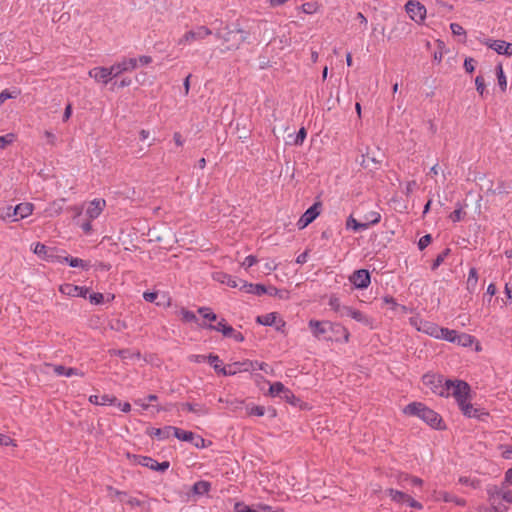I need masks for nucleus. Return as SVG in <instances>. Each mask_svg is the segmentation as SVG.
I'll use <instances>...</instances> for the list:
<instances>
[{
	"instance_id": "nucleus-56",
	"label": "nucleus",
	"mask_w": 512,
	"mask_h": 512,
	"mask_svg": "<svg viewBox=\"0 0 512 512\" xmlns=\"http://www.w3.org/2000/svg\"><path fill=\"white\" fill-rule=\"evenodd\" d=\"M180 313L182 319L186 322H194L197 320L196 315L192 311L182 309Z\"/></svg>"
},
{
	"instance_id": "nucleus-22",
	"label": "nucleus",
	"mask_w": 512,
	"mask_h": 512,
	"mask_svg": "<svg viewBox=\"0 0 512 512\" xmlns=\"http://www.w3.org/2000/svg\"><path fill=\"white\" fill-rule=\"evenodd\" d=\"M53 371L58 376H66V377H72V376H84V373L76 368H67L63 365H53Z\"/></svg>"
},
{
	"instance_id": "nucleus-47",
	"label": "nucleus",
	"mask_w": 512,
	"mask_h": 512,
	"mask_svg": "<svg viewBox=\"0 0 512 512\" xmlns=\"http://www.w3.org/2000/svg\"><path fill=\"white\" fill-rule=\"evenodd\" d=\"M328 305L329 307L334 310L335 312H337L339 314V316L341 315L342 313V309H343V306L344 305H341L340 303V299L336 296H331L329 298V301H328Z\"/></svg>"
},
{
	"instance_id": "nucleus-30",
	"label": "nucleus",
	"mask_w": 512,
	"mask_h": 512,
	"mask_svg": "<svg viewBox=\"0 0 512 512\" xmlns=\"http://www.w3.org/2000/svg\"><path fill=\"white\" fill-rule=\"evenodd\" d=\"M172 436L177 439L185 442H192L195 438V434L191 431L182 430L180 428L173 426V434Z\"/></svg>"
},
{
	"instance_id": "nucleus-31",
	"label": "nucleus",
	"mask_w": 512,
	"mask_h": 512,
	"mask_svg": "<svg viewBox=\"0 0 512 512\" xmlns=\"http://www.w3.org/2000/svg\"><path fill=\"white\" fill-rule=\"evenodd\" d=\"M386 493L397 504H404L408 497L407 493L395 489H388Z\"/></svg>"
},
{
	"instance_id": "nucleus-32",
	"label": "nucleus",
	"mask_w": 512,
	"mask_h": 512,
	"mask_svg": "<svg viewBox=\"0 0 512 512\" xmlns=\"http://www.w3.org/2000/svg\"><path fill=\"white\" fill-rule=\"evenodd\" d=\"M438 499H442L444 502H453L455 503L456 505L458 506H465L466 505V501L465 499L463 498H459L457 496H454L448 492H445V491H440L438 493Z\"/></svg>"
},
{
	"instance_id": "nucleus-20",
	"label": "nucleus",
	"mask_w": 512,
	"mask_h": 512,
	"mask_svg": "<svg viewBox=\"0 0 512 512\" xmlns=\"http://www.w3.org/2000/svg\"><path fill=\"white\" fill-rule=\"evenodd\" d=\"M54 249L52 247H47L42 243H35L33 247V252L42 260L49 261V259H54Z\"/></svg>"
},
{
	"instance_id": "nucleus-34",
	"label": "nucleus",
	"mask_w": 512,
	"mask_h": 512,
	"mask_svg": "<svg viewBox=\"0 0 512 512\" xmlns=\"http://www.w3.org/2000/svg\"><path fill=\"white\" fill-rule=\"evenodd\" d=\"M342 329H343V331L338 330V329L336 330V328L335 329H330L329 333L333 334V337H332L331 341H337V342L342 341V342H345V343L349 341V337H350L349 331L344 326H342Z\"/></svg>"
},
{
	"instance_id": "nucleus-25",
	"label": "nucleus",
	"mask_w": 512,
	"mask_h": 512,
	"mask_svg": "<svg viewBox=\"0 0 512 512\" xmlns=\"http://www.w3.org/2000/svg\"><path fill=\"white\" fill-rule=\"evenodd\" d=\"M89 402L94 405H113L116 404L117 398L114 396H110L108 394L99 396V395H91L89 397Z\"/></svg>"
},
{
	"instance_id": "nucleus-52",
	"label": "nucleus",
	"mask_w": 512,
	"mask_h": 512,
	"mask_svg": "<svg viewBox=\"0 0 512 512\" xmlns=\"http://www.w3.org/2000/svg\"><path fill=\"white\" fill-rule=\"evenodd\" d=\"M11 217H15V218L18 217L17 213H14V207L8 206V207L0 209V219L5 220V219L11 218Z\"/></svg>"
},
{
	"instance_id": "nucleus-46",
	"label": "nucleus",
	"mask_w": 512,
	"mask_h": 512,
	"mask_svg": "<svg viewBox=\"0 0 512 512\" xmlns=\"http://www.w3.org/2000/svg\"><path fill=\"white\" fill-rule=\"evenodd\" d=\"M496 75L498 79V85L503 91H505L507 87V80L501 65L496 67Z\"/></svg>"
},
{
	"instance_id": "nucleus-49",
	"label": "nucleus",
	"mask_w": 512,
	"mask_h": 512,
	"mask_svg": "<svg viewBox=\"0 0 512 512\" xmlns=\"http://www.w3.org/2000/svg\"><path fill=\"white\" fill-rule=\"evenodd\" d=\"M319 7L317 2H306L302 4L301 10L306 14H314L319 10Z\"/></svg>"
},
{
	"instance_id": "nucleus-64",
	"label": "nucleus",
	"mask_w": 512,
	"mask_h": 512,
	"mask_svg": "<svg viewBox=\"0 0 512 512\" xmlns=\"http://www.w3.org/2000/svg\"><path fill=\"white\" fill-rule=\"evenodd\" d=\"M512 485V468L508 469L505 473V478L502 486H510Z\"/></svg>"
},
{
	"instance_id": "nucleus-18",
	"label": "nucleus",
	"mask_w": 512,
	"mask_h": 512,
	"mask_svg": "<svg viewBox=\"0 0 512 512\" xmlns=\"http://www.w3.org/2000/svg\"><path fill=\"white\" fill-rule=\"evenodd\" d=\"M106 202L104 199H94L91 201L86 209V215L90 220L96 219L102 213Z\"/></svg>"
},
{
	"instance_id": "nucleus-55",
	"label": "nucleus",
	"mask_w": 512,
	"mask_h": 512,
	"mask_svg": "<svg viewBox=\"0 0 512 512\" xmlns=\"http://www.w3.org/2000/svg\"><path fill=\"white\" fill-rule=\"evenodd\" d=\"M450 29H451L452 33L456 36H465L466 35L464 28L458 23H451Z\"/></svg>"
},
{
	"instance_id": "nucleus-10",
	"label": "nucleus",
	"mask_w": 512,
	"mask_h": 512,
	"mask_svg": "<svg viewBox=\"0 0 512 512\" xmlns=\"http://www.w3.org/2000/svg\"><path fill=\"white\" fill-rule=\"evenodd\" d=\"M349 281L357 289H366L371 283L370 273L366 269L356 270L349 276Z\"/></svg>"
},
{
	"instance_id": "nucleus-41",
	"label": "nucleus",
	"mask_w": 512,
	"mask_h": 512,
	"mask_svg": "<svg viewBox=\"0 0 512 512\" xmlns=\"http://www.w3.org/2000/svg\"><path fill=\"white\" fill-rule=\"evenodd\" d=\"M211 484L207 481H198L193 485V492L197 495H203L208 493L210 490Z\"/></svg>"
},
{
	"instance_id": "nucleus-19",
	"label": "nucleus",
	"mask_w": 512,
	"mask_h": 512,
	"mask_svg": "<svg viewBox=\"0 0 512 512\" xmlns=\"http://www.w3.org/2000/svg\"><path fill=\"white\" fill-rule=\"evenodd\" d=\"M139 464L144 467H148L151 470L161 471V472H164L169 468V462L164 461V462L159 463L156 460H154L153 458L147 457V456H141L139 459Z\"/></svg>"
},
{
	"instance_id": "nucleus-21",
	"label": "nucleus",
	"mask_w": 512,
	"mask_h": 512,
	"mask_svg": "<svg viewBox=\"0 0 512 512\" xmlns=\"http://www.w3.org/2000/svg\"><path fill=\"white\" fill-rule=\"evenodd\" d=\"M241 283L240 289L244 290L246 293L258 296L266 294L267 288L262 284H253L246 281H241Z\"/></svg>"
},
{
	"instance_id": "nucleus-29",
	"label": "nucleus",
	"mask_w": 512,
	"mask_h": 512,
	"mask_svg": "<svg viewBox=\"0 0 512 512\" xmlns=\"http://www.w3.org/2000/svg\"><path fill=\"white\" fill-rule=\"evenodd\" d=\"M181 407L183 410H187L199 416L206 415L209 413V410L205 406L197 403H184L181 405Z\"/></svg>"
},
{
	"instance_id": "nucleus-62",
	"label": "nucleus",
	"mask_w": 512,
	"mask_h": 512,
	"mask_svg": "<svg viewBox=\"0 0 512 512\" xmlns=\"http://www.w3.org/2000/svg\"><path fill=\"white\" fill-rule=\"evenodd\" d=\"M277 269V264L273 260H269L264 264V273L269 274Z\"/></svg>"
},
{
	"instance_id": "nucleus-9",
	"label": "nucleus",
	"mask_w": 512,
	"mask_h": 512,
	"mask_svg": "<svg viewBox=\"0 0 512 512\" xmlns=\"http://www.w3.org/2000/svg\"><path fill=\"white\" fill-rule=\"evenodd\" d=\"M412 324L416 327L418 331L425 333L435 339H438L441 329V326H439L438 324L421 319L412 320Z\"/></svg>"
},
{
	"instance_id": "nucleus-61",
	"label": "nucleus",
	"mask_w": 512,
	"mask_h": 512,
	"mask_svg": "<svg viewBox=\"0 0 512 512\" xmlns=\"http://www.w3.org/2000/svg\"><path fill=\"white\" fill-rule=\"evenodd\" d=\"M411 508L421 510L423 508L422 504L415 499H413L410 495H408L407 500L405 501Z\"/></svg>"
},
{
	"instance_id": "nucleus-12",
	"label": "nucleus",
	"mask_w": 512,
	"mask_h": 512,
	"mask_svg": "<svg viewBox=\"0 0 512 512\" xmlns=\"http://www.w3.org/2000/svg\"><path fill=\"white\" fill-rule=\"evenodd\" d=\"M321 204L319 202L314 203L310 208H308L300 219L297 222V226L299 229H304L310 223H312L320 214Z\"/></svg>"
},
{
	"instance_id": "nucleus-5",
	"label": "nucleus",
	"mask_w": 512,
	"mask_h": 512,
	"mask_svg": "<svg viewBox=\"0 0 512 512\" xmlns=\"http://www.w3.org/2000/svg\"><path fill=\"white\" fill-rule=\"evenodd\" d=\"M215 37L218 39L223 40L224 43H227L226 49H236L239 47V45L246 39V36L244 35V31L237 29V30H228L225 29L222 30H216Z\"/></svg>"
},
{
	"instance_id": "nucleus-1",
	"label": "nucleus",
	"mask_w": 512,
	"mask_h": 512,
	"mask_svg": "<svg viewBox=\"0 0 512 512\" xmlns=\"http://www.w3.org/2000/svg\"><path fill=\"white\" fill-rule=\"evenodd\" d=\"M449 390H447L448 395L446 397L452 396L459 409L469 418H477L482 419L483 417L488 416V413L483 409L476 408L471 404V395H470V386L462 380H448Z\"/></svg>"
},
{
	"instance_id": "nucleus-39",
	"label": "nucleus",
	"mask_w": 512,
	"mask_h": 512,
	"mask_svg": "<svg viewBox=\"0 0 512 512\" xmlns=\"http://www.w3.org/2000/svg\"><path fill=\"white\" fill-rule=\"evenodd\" d=\"M505 487L506 486L499 488L496 485L487 487V494H488L489 500L494 502L496 500V498H499V497L502 498V493L504 491H506V489H504Z\"/></svg>"
},
{
	"instance_id": "nucleus-17",
	"label": "nucleus",
	"mask_w": 512,
	"mask_h": 512,
	"mask_svg": "<svg viewBox=\"0 0 512 512\" xmlns=\"http://www.w3.org/2000/svg\"><path fill=\"white\" fill-rule=\"evenodd\" d=\"M59 291L63 295H66L69 297L86 298L89 290L86 287H82V286H78V285H74V284H70V283H65L59 287Z\"/></svg>"
},
{
	"instance_id": "nucleus-54",
	"label": "nucleus",
	"mask_w": 512,
	"mask_h": 512,
	"mask_svg": "<svg viewBox=\"0 0 512 512\" xmlns=\"http://www.w3.org/2000/svg\"><path fill=\"white\" fill-rule=\"evenodd\" d=\"M464 212L461 206L456 208L450 215L449 218L453 222H459L463 219Z\"/></svg>"
},
{
	"instance_id": "nucleus-37",
	"label": "nucleus",
	"mask_w": 512,
	"mask_h": 512,
	"mask_svg": "<svg viewBox=\"0 0 512 512\" xmlns=\"http://www.w3.org/2000/svg\"><path fill=\"white\" fill-rule=\"evenodd\" d=\"M478 282V273L475 268H471L469 270L468 278H467V290L473 293L477 287Z\"/></svg>"
},
{
	"instance_id": "nucleus-24",
	"label": "nucleus",
	"mask_w": 512,
	"mask_h": 512,
	"mask_svg": "<svg viewBox=\"0 0 512 512\" xmlns=\"http://www.w3.org/2000/svg\"><path fill=\"white\" fill-rule=\"evenodd\" d=\"M33 212V204L25 202L20 203L14 207V213H17V218H14V221H18L20 219H24L31 215Z\"/></svg>"
},
{
	"instance_id": "nucleus-36",
	"label": "nucleus",
	"mask_w": 512,
	"mask_h": 512,
	"mask_svg": "<svg viewBox=\"0 0 512 512\" xmlns=\"http://www.w3.org/2000/svg\"><path fill=\"white\" fill-rule=\"evenodd\" d=\"M115 495L121 502L128 504L131 507H137L141 505L140 500L135 497L128 496L127 493L122 491H115Z\"/></svg>"
},
{
	"instance_id": "nucleus-13",
	"label": "nucleus",
	"mask_w": 512,
	"mask_h": 512,
	"mask_svg": "<svg viewBox=\"0 0 512 512\" xmlns=\"http://www.w3.org/2000/svg\"><path fill=\"white\" fill-rule=\"evenodd\" d=\"M253 370V364L251 360H245L241 362H234L226 366L221 370V374L224 376L235 375L239 372H248Z\"/></svg>"
},
{
	"instance_id": "nucleus-50",
	"label": "nucleus",
	"mask_w": 512,
	"mask_h": 512,
	"mask_svg": "<svg viewBox=\"0 0 512 512\" xmlns=\"http://www.w3.org/2000/svg\"><path fill=\"white\" fill-rule=\"evenodd\" d=\"M449 253H450V249L446 248L444 251H442L440 254H438L432 264V270H436L445 261V259L449 255Z\"/></svg>"
},
{
	"instance_id": "nucleus-16",
	"label": "nucleus",
	"mask_w": 512,
	"mask_h": 512,
	"mask_svg": "<svg viewBox=\"0 0 512 512\" xmlns=\"http://www.w3.org/2000/svg\"><path fill=\"white\" fill-rule=\"evenodd\" d=\"M342 310L343 311H342L340 317H350V318L354 319L355 321L362 323L366 326H370L372 323L370 317H368L363 312H361L357 309H354L353 307L343 306Z\"/></svg>"
},
{
	"instance_id": "nucleus-28",
	"label": "nucleus",
	"mask_w": 512,
	"mask_h": 512,
	"mask_svg": "<svg viewBox=\"0 0 512 512\" xmlns=\"http://www.w3.org/2000/svg\"><path fill=\"white\" fill-rule=\"evenodd\" d=\"M206 328L210 330H215L217 332H221L223 336L230 335L233 332V327L228 325L225 321V319H221L216 325L209 324L205 326Z\"/></svg>"
},
{
	"instance_id": "nucleus-53",
	"label": "nucleus",
	"mask_w": 512,
	"mask_h": 512,
	"mask_svg": "<svg viewBox=\"0 0 512 512\" xmlns=\"http://www.w3.org/2000/svg\"><path fill=\"white\" fill-rule=\"evenodd\" d=\"M475 85H476V90L477 92L481 95V96H484L485 92H486V86H485V81H484V78L482 76H477L476 79H475Z\"/></svg>"
},
{
	"instance_id": "nucleus-4",
	"label": "nucleus",
	"mask_w": 512,
	"mask_h": 512,
	"mask_svg": "<svg viewBox=\"0 0 512 512\" xmlns=\"http://www.w3.org/2000/svg\"><path fill=\"white\" fill-rule=\"evenodd\" d=\"M423 384L428 387L434 394L441 397L447 396L449 390L448 380L437 374H425L422 377Z\"/></svg>"
},
{
	"instance_id": "nucleus-14",
	"label": "nucleus",
	"mask_w": 512,
	"mask_h": 512,
	"mask_svg": "<svg viewBox=\"0 0 512 512\" xmlns=\"http://www.w3.org/2000/svg\"><path fill=\"white\" fill-rule=\"evenodd\" d=\"M89 77L93 78L95 82L107 85L111 80V71L109 67H94L88 72Z\"/></svg>"
},
{
	"instance_id": "nucleus-27",
	"label": "nucleus",
	"mask_w": 512,
	"mask_h": 512,
	"mask_svg": "<svg viewBox=\"0 0 512 512\" xmlns=\"http://www.w3.org/2000/svg\"><path fill=\"white\" fill-rule=\"evenodd\" d=\"M173 434V426H165L163 428H152L150 435L158 440H165Z\"/></svg>"
},
{
	"instance_id": "nucleus-48",
	"label": "nucleus",
	"mask_w": 512,
	"mask_h": 512,
	"mask_svg": "<svg viewBox=\"0 0 512 512\" xmlns=\"http://www.w3.org/2000/svg\"><path fill=\"white\" fill-rule=\"evenodd\" d=\"M198 313L203 316L204 319L214 322L217 320V315L208 307H200Z\"/></svg>"
},
{
	"instance_id": "nucleus-59",
	"label": "nucleus",
	"mask_w": 512,
	"mask_h": 512,
	"mask_svg": "<svg viewBox=\"0 0 512 512\" xmlns=\"http://www.w3.org/2000/svg\"><path fill=\"white\" fill-rule=\"evenodd\" d=\"M306 135H307L306 130H305V128L302 127L298 131V133H297V135L295 137L294 144L297 145V146L302 145L304 140H305V138H306Z\"/></svg>"
},
{
	"instance_id": "nucleus-45",
	"label": "nucleus",
	"mask_w": 512,
	"mask_h": 512,
	"mask_svg": "<svg viewBox=\"0 0 512 512\" xmlns=\"http://www.w3.org/2000/svg\"><path fill=\"white\" fill-rule=\"evenodd\" d=\"M207 361L209 362L210 365L213 366L214 370L217 372V373H220L221 374V370L223 368H226V366H222L221 365V360L219 358L218 355H215V354H209L207 356Z\"/></svg>"
},
{
	"instance_id": "nucleus-43",
	"label": "nucleus",
	"mask_w": 512,
	"mask_h": 512,
	"mask_svg": "<svg viewBox=\"0 0 512 512\" xmlns=\"http://www.w3.org/2000/svg\"><path fill=\"white\" fill-rule=\"evenodd\" d=\"M404 482H407V483H409L413 486H417V487H422V485H423L422 479L415 477V476L408 475V474H404L400 477V484L403 485Z\"/></svg>"
},
{
	"instance_id": "nucleus-8",
	"label": "nucleus",
	"mask_w": 512,
	"mask_h": 512,
	"mask_svg": "<svg viewBox=\"0 0 512 512\" xmlns=\"http://www.w3.org/2000/svg\"><path fill=\"white\" fill-rule=\"evenodd\" d=\"M138 67V60L136 58H123L121 61L109 67L112 79L118 77L124 72H131Z\"/></svg>"
},
{
	"instance_id": "nucleus-44",
	"label": "nucleus",
	"mask_w": 512,
	"mask_h": 512,
	"mask_svg": "<svg viewBox=\"0 0 512 512\" xmlns=\"http://www.w3.org/2000/svg\"><path fill=\"white\" fill-rule=\"evenodd\" d=\"M266 294L284 300L289 299V292L287 290L277 289L276 287L267 288Z\"/></svg>"
},
{
	"instance_id": "nucleus-23",
	"label": "nucleus",
	"mask_w": 512,
	"mask_h": 512,
	"mask_svg": "<svg viewBox=\"0 0 512 512\" xmlns=\"http://www.w3.org/2000/svg\"><path fill=\"white\" fill-rule=\"evenodd\" d=\"M214 279L222 284H226L229 287L236 288L241 280L233 277L227 273L218 272L214 274Z\"/></svg>"
},
{
	"instance_id": "nucleus-57",
	"label": "nucleus",
	"mask_w": 512,
	"mask_h": 512,
	"mask_svg": "<svg viewBox=\"0 0 512 512\" xmlns=\"http://www.w3.org/2000/svg\"><path fill=\"white\" fill-rule=\"evenodd\" d=\"M432 241V237L430 234H426L424 236H422L420 239H419V242H418V248L420 250H424Z\"/></svg>"
},
{
	"instance_id": "nucleus-3",
	"label": "nucleus",
	"mask_w": 512,
	"mask_h": 512,
	"mask_svg": "<svg viewBox=\"0 0 512 512\" xmlns=\"http://www.w3.org/2000/svg\"><path fill=\"white\" fill-rule=\"evenodd\" d=\"M308 327L312 332V335L318 340H332V336L326 337V334L330 332V329L336 328V330L338 329L343 331L342 325L339 323H332L329 321H320L315 319H311L308 322Z\"/></svg>"
},
{
	"instance_id": "nucleus-6",
	"label": "nucleus",
	"mask_w": 512,
	"mask_h": 512,
	"mask_svg": "<svg viewBox=\"0 0 512 512\" xmlns=\"http://www.w3.org/2000/svg\"><path fill=\"white\" fill-rule=\"evenodd\" d=\"M212 34V30L206 26H197L194 29L187 31L179 40V45L191 44L194 41H201Z\"/></svg>"
},
{
	"instance_id": "nucleus-11",
	"label": "nucleus",
	"mask_w": 512,
	"mask_h": 512,
	"mask_svg": "<svg viewBox=\"0 0 512 512\" xmlns=\"http://www.w3.org/2000/svg\"><path fill=\"white\" fill-rule=\"evenodd\" d=\"M256 322L264 326H274L277 331H283L285 327V321L276 312L257 316Z\"/></svg>"
},
{
	"instance_id": "nucleus-60",
	"label": "nucleus",
	"mask_w": 512,
	"mask_h": 512,
	"mask_svg": "<svg viewBox=\"0 0 512 512\" xmlns=\"http://www.w3.org/2000/svg\"><path fill=\"white\" fill-rule=\"evenodd\" d=\"M464 68L466 72L472 73L475 70V61L473 58H466L464 61Z\"/></svg>"
},
{
	"instance_id": "nucleus-15",
	"label": "nucleus",
	"mask_w": 512,
	"mask_h": 512,
	"mask_svg": "<svg viewBox=\"0 0 512 512\" xmlns=\"http://www.w3.org/2000/svg\"><path fill=\"white\" fill-rule=\"evenodd\" d=\"M483 43L501 55L512 56V43L504 40L486 39Z\"/></svg>"
},
{
	"instance_id": "nucleus-35",
	"label": "nucleus",
	"mask_w": 512,
	"mask_h": 512,
	"mask_svg": "<svg viewBox=\"0 0 512 512\" xmlns=\"http://www.w3.org/2000/svg\"><path fill=\"white\" fill-rule=\"evenodd\" d=\"M457 331L441 327L438 339L445 340L450 343H455L457 338Z\"/></svg>"
},
{
	"instance_id": "nucleus-58",
	"label": "nucleus",
	"mask_w": 512,
	"mask_h": 512,
	"mask_svg": "<svg viewBox=\"0 0 512 512\" xmlns=\"http://www.w3.org/2000/svg\"><path fill=\"white\" fill-rule=\"evenodd\" d=\"M258 262L257 258L253 255L247 256L241 263V267L248 269Z\"/></svg>"
},
{
	"instance_id": "nucleus-2",
	"label": "nucleus",
	"mask_w": 512,
	"mask_h": 512,
	"mask_svg": "<svg viewBox=\"0 0 512 512\" xmlns=\"http://www.w3.org/2000/svg\"><path fill=\"white\" fill-rule=\"evenodd\" d=\"M404 414L415 416L435 429H443V421L440 415L434 410L428 408L421 402H412L404 407Z\"/></svg>"
},
{
	"instance_id": "nucleus-33",
	"label": "nucleus",
	"mask_w": 512,
	"mask_h": 512,
	"mask_svg": "<svg viewBox=\"0 0 512 512\" xmlns=\"http://www.w3.org/2000/svg\"><path fill=\"white\" fill-rule=\"evenodd\" d=\"M63 260H65V262L70 266V267H80L84 270H88L90 267H91V264L89 261H86V260H82L80 258H76V257H65L63 258Z\"/></svg>"
},
{
	"instance_id": "nucleus-26",
	"label": "nucleus",
	"mask_w": 512,
	"mask_h": 512,
	"mask_svg": "<svg viewBox=\"0 0 512 512\" xmlns=\"http://www.w3.org/2000/svg\"><path fill=\"white\" fill-rule=\"evenodd\" d=\"M381 220V215L377 211H370L362 216V224H365V230L371 225L378 224Z\"/></svg>"
},
{
	"instance_id": "nucleus-7",
	"label": "nucleus",
	"mask_w": 512,
	"mask_h": 512,
	"mask_svg": "<svg viewBox=\"0 0 512 512\" xmlns=\"http://www.w3.org/2000/svg\"><path fill=\"white\" fill-rule=\"evenodd\" d=\"M405 10L409 17L416 23H422L426 18V7L416 0H409L405 4Z\"/></svg>"
},
{
	"instance_id": "nucleus-63",
	"label": "nucleus",
	"mask_w": 512,
	"mask_h": 512,
	"mask_svg": "<svg viewBox=\"0 0 512 512\" xmlns=\"http://www.w3.org/2000/svg\"><path fill=\"white\" fill-rule=\"evenodd\" d=\"M236 512H258L254 509H251L249 506L243 503H236L235 505Z\"/></svg>"
},
{
	"instance_id": "nucleus-40",
	"label": "nucleus",
	"mask_w": 512,
	"mask_h": 512,
	"mask_svg": "<svg viewBox=\"0 0 512 512\" xmlns=\"http://www.w3.org/2000/svg\"><path fill=\"white\" fill-rule=\"evenodd\" d=\"M286 389L281 382H274L270 385L269 394L272 397H281Z\"/></svg>"
},
{
	"instance_id": "nucleus-51",
	"label": "nucleus",
	"mask_w": 512,
	"mask_h": 512,
	"mask_svg": "<svg viewBox=\"0 0 512 512\" xmlns=\"http://www.w3.org/2000/svg\"><path fill=\"white\" fill-rule=\"evenodd\" d=\"M246 409H247L248 415H251V416L261 417L265 414V408L263 406L252 405V406H247Z\"/></svg>"
},
{
	"instance_id": "nucleus-42",
	"label": "nucleus",
	"mask_w": 512,
	"mask_h": 512,
	"mask_svg": "<svg viewBox=\"0 0 512 512\" xmlns=\"http://www.w3.org/2000/svg\"><path fill=\"white\" fill-rule=\"evenodd\" d=\"M474 342V337L469 335V334H466V333H461V334H457V338H456V344L458 345H461L463 347H468V346H471Z\"/></svg>"
},
{
	"instance_id": "nucleus-38",
	"label": "nucleus",
	"mask_w": 512,
	"mask_h": 512,
	"mask_svg": "<svg viewBox=\"0 0 512 512\" xmlns=\"http://www.w3.org/2000/svg\"><path fill=\"white\" fill-rule=\"evenodd\" d=\"M346 228L355 232L364 231L365 224L361 221L356 220L353 216H349L346 220Z\"/></svg>"
}]
</instances>
